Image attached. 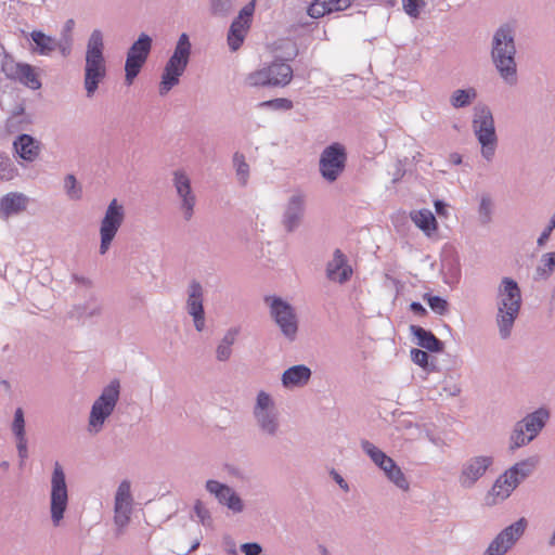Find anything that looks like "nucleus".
<instances>
[{
  "label": "nucleus",
  "mask_w": 555,
  "mask_h": 555,
  "mask_svg": "<svg viewBox=\"0 0 555 555\" xmlns=\"http://www.w3.org/2000/svg\"><path fill=\"white\" fill-rule=\"evenodd\" d=\"M516 55V27L503 23L492 35L490 56L500 78L509 87L518 83Z\"/></svg>",
  "instance_id": "1"
},
{
  "label": "nucleus",
  "mask_w": 555,
  "mask_h": 555,
  "mask_svg": "<svg viewBox=\"0 0 555 555\" xmlns=\"http://www.w3.org/2000/svg\"><path fill=\"white\" fill-rule=\"evenodd\" d=\"M498 312L495 322L501 339L511 337L514 323L521 308V292L518 283L508 276L501 280L498 292Z\"/></svg>",
  "instance_id": "2"
},
{
  "label": "nucleus",
  "mask_w": 555,
  "mask_h": 555,
  "mask_svg": "<svg viewBox=\"0 0 555 555\" xmlns=\"http://www.w3.org/2000/svg\"><path fill=\"white\" fill-rule=\"evenodd\" d=\"M106 77V62L104 57V38L100 29H93L87 42L85 64V89L87 96L91 98L99 85Z\"/></svg>",
  "instance_id": "3"
},
{
  "label": "nucleus",
  "mask_w": 555,
  "mask_h": 555,
  "mask_svg": "<svg viewBox=\"0 0 555 555\" xmlns=\"http://www.w3.org/2000/svg\"><path fill=\"white\" fill-rule=\"evenodd\" d=\"M192 52V44L186 33H182L176 43L173 53L167 61L159 83V94H167L180 81L185 72Z\"/></svg>",
  "instance_id": "4"
},
{
  "label": "nucleus",
  "mask_w": 555,
  "mask_h": 555,
  "mask_svg": "<svg viewBox=\"0 0 555 555\" xmlns=\"http://www.w3.org/2000/svg\"><path fill=\"white\" fill-rule=\"evenodd\" d=\"M473 130L481 146V156L491 162L498 147L494 118L491 109L485 104H478L474 108Z\"/></svg>",
  "instance_id": "5"
},
{
  "label": "nucleus",
  "mask_w": 555,
  "mask_h": 555,
  "mask_svg": "<svg viewBox=\"0 0 555 555\" xmlns=\"http://www.w3.org/2000/svg\"><path fill=\"white\" fill-rule=\"evenodd\" d=\"M550 416L548 409L541 406L516 422L509 437V449H519L534 440L545 427Z\"/></svg>",
  "instance_id": "6"
},
{
  "label": "nucleus",
  "mask_w": 555,
  "mask_h": 555,
  "mask_svg": "<svg viewBox=\"0 0 555 555\" xmlns=\"http://www.w3.org/2000/svg\"><path fill=\"white\" fill-rule=\"evenodd\" d=\"M120 383L113 379L106 385L101 395L95 399L91 406L88 431L90 434H99L104 426L105 421L112 415L119 400Z\"/></svg>",
  "instance_id": "7"
},
{
  "label": "nucleus",
  "mask_w": 555,
  "mask_h": 555,
  "mask_svg": "<svg viewBox=\"0 0 555 555\" xmlns=\"http://www.w3.org/2000/svg\"><path fill=\"white\" fill-rule=\"evenodd\" d=\"M264 301L269 306L270 315L282 335L287 340L294 341L298 333V318L294 307L278 296H267Z\"/></svg>",
  "instance_id": "8"
},
{
  "label": "nucleus",
  "mask_w": 555,
  "mask_h": 555,
  "mask_svg": "<svg viewBox=\"0 0 555 555\" xmlns=\"http://www.w3.org/2000/svg\"><path fill=\"white\" fill-rule=\"evenodd\" d=\"M254 417L259 430L268 437H276L280 433L279 411L272 397L261 390L256 398L253 410Z\"/></svg>",
  "instance_id": "9"
},
{
  "label": "nucleus",
  "mask_w": 555,
  "mask_h": 555,
  "mask_svg": "<svg viewBox=\"0 0 555 555\" xmlns=\"http://www.w3.org/2000/svg\"><path fill=\"white\" fill-rule=\"evenodd\" d=\"M152 44V37L142 33L128 49L125 62V81L127 86H131L140 74L151 53Z\"/></svg>",
  "instance_id": "10"
},
{
  "label": "nucleus",
  "mask_w": 555,
  "mask_h": 555,
  "mask_svg": "<svg viewBox=\"0 0 555 555\" xmlns=\"http://www.w3.org/2000/svg\"><path fill=\"white\" fill-rule=\"evenodd\" d=\"M68 504V491L65 473L59 462H55L51 478V519L54 526H59L64 517Z\"/></svg>",
  "instance_id": "11"
},
{
  "label": "nucleus",
  "mask_w": 555,
  "mask_h": 555,
  "mask_svg": "<svg viewBox=\"0 0 555 555\" xmlns=\"http://www.w3.org/2000/svg\"><path fill=\"white\" fill-rule=\"evenodd\" d=\"M347 163L346 149L340 143H332L326 146L319 160L320 173L322 178L332 183L335 182L344 172Z\"/></svg>",
  "instance_id": "12"
},
{
  "label": "nucleus",
  "mask_w": 555,
  "mask_h": 555,
  "mask_svg": "<svg viewBox=\"0 0 555 555\" xmlns=\"http://www.w3.org/2000/svg\"><path fill=\"white\" fill-rule=\"evenodd\" d=\"M125 220V208L124 206L116 199H112L108 204L104 217L101 220L100 224V254L104 255L111 247L112 242L114 241L119 228L121 227Z\"/></svg>",
  "instance_id": "13"
},
{
  "label": "nucleus",
  "mask_w": 555,
  "mask_h": 555,
  "mask_svg": "<svg viewBox=\"0 0 555 555\" xmlns=\"http://www.w3.org/2000/svg\"><path fill=\"white\" fill-rule=\"evenodd\" d=\"M526 527L525 518L511 524L495 535L482 555H505L521 538Z\"/></svg>",
  "instance_id": "14"
},
{
  "label": "nucleus",
  "mask_w": 555,
  "mask_h": 555,
  "mask_svg": "<svg viewBox=\"0 0 555 555\" xmlns=\"http://www.w3.org/2000/svg\"><path fill=\"white\" fill-rule=\"evenodd\" d=\"M256 0L249 1L242 8L238 15L230 25L227 41L231 51H237L243 44L245 37L251 26V18L255 13Z\"/></svg>",
  "instance_id": "15"
},
{
  "label": "nucleus",
  "mask_w": 555,
  "mask_h": 555,
  "mask_svg": "<svg viewBox=\"0 0 555 555\" xmlns=\"http://www.w3.org/2000/svg\"><path fill=\"white\" fill-rule=\"evenodd\" d=\"M494 457L491 455H476L466 460L461 468L459 482L465 489L473 488L482 478L487 470L493 465Z\"/></svg>",
  "instance_id": "16"
},
{
  "label": "nucleus",
  "mask_w": 555,
  "mask_h": 555,
  "mask_svg": "<svg viewBox=\"0 0 555 555\" xmlns=\"http://www.w3.org/2000/svg\"><path fill=\"white\" fill-rule=\"evenodd\" d=\"M177 195L181 201L183 218L189 221L193 217L196 196L192 191L191 179L183 170H176L172 179Z\"/></svg>",
  "instance_id": "17"
},
{
  "label": "nucleus",
  "mask_w": 555,
  "mask_h": 555,
  "mask_svg": "<svg viewBox=\"0 0 555 555\" xmlns=\"http://www.w3.org/2000/svg\"><path fill=\"white\" fill-rule=\"evenodd\" d=\"M353 269L348 262L347 256L336 248L333 258L326 262L325 276L330 282L344 285L352 278Z\"/></svg>",
  "instance_id": "18"
},
{
  "label": "nucleus",
  "mask_w": 555,
  "mask_h": 555,
  "mask_svg": "<svg viewBox=\"0 0 555 555\" xmlns=\"http://www.w3.org/2000/svg\"><path fill=\"white\" fill-rule=\"evenodd\" d=\"M204 289L199 282L193 280L188 287L186 311L193 318L196 331L205 327Z\"/></svg>",
  "instance_id": "19"
},
{
  "label": "nucleus",
  "mask_w": 555,
  "mask_h": 555,
  "mask_svg": "<svg viewBox=\"0 0 555 555\" xmlns=\"http://www.w3.org/2000/svg\"><path fill=\"white\" fill-rule=\"evenodd\" d=\"M206 490L214 494L217 501L227 506L233 513H241L244 509V503L240 495L228 485L222 483L218 480H207Z\"/></svg>",
  "instance_id": "20"
},
{
  "label": "nucleus",
  "mask_w": 555,
  "mask_h": 555,
  "mask_svg": "<svg viewBox=\"0 0 555 555\" xmlns=\"http://www.w3.org/2000/svg\"><path fill=\"white\" fill-rule=\"evenodd\" d=\"M9 67H12V73H8V81H18L31 90L41 88V81L31 65L27 63H16L14 57L10 54Z\"/></svg>",
  "instance_id": "21"
},
{
  "label": "nucleus",
  "mask_w": 555,
  "mask_h": 555,
  "mask_svg": "<svg viewBox=\"0 0 555 555\" xmlns=\"http://www.w3.org/2000/svg\"><path fill=\"white\" fill-rule=\"evenodd\" d=\"M305 197L301 194H294L289 197L282 218V224L287 232L295 231L304 217Z\"/></svg>",
  "instance_id": "22"
},
{
  "label": "nucleus",
  "mask_w": 555,
  "mask_h": 555,
  "mask_svg": "<svg viewBox=\"0 0 555 555\" xmlns=\"http://www.w3.org/2000/svg\"><path fill=\"white\" fill-rule=\"evenodd\" d=\"M29 198L18 192H10L0 198V218L8 219L10 216L18 215L28 205Z\"/></svg>",
  "instance_id": "23"
},
{
  "label": "nucleus",
  "mask_w": 555,
  "mask_h": 555,
  "mask_svg": "<svg viewBox=\"0 0 555 555\" xmlns=\"http://www.w3.org/2000/svg\"><path fill=\"white\" fill-rule=\"evenodd\" d=\"M13 147L18 155L25 162H34L40 153V142L30 134H20L13 142Z\"/></svg>",
  "instance_id": "24"
},
{
  "label": "nucleus",
  "mask_w": 555,
  "mask_h": 555,
  "mask_svg": "<svg viewBox=\"0 0 555 555\" xmlns=\"http://www.w3.org/2000/svg\"><path fill=\"white\" fill-rule=\"evenodd\" d=\"M312 375V371L305 364H296L282 374V385L285 388L304 387L306 386Z\"/></svg>",
  "instance_id": "25"
},
{
  "label": "nucleus",
  "mask_w": 555,
  "mask_h": 555,
  "mask_svg": "<svg viewBox=\"0 0 555 555\" xmlns=\"http://www.w3.org/2000/svg\"><path fill=\"white\" fill-rule=\"evenodd\" d=\"M537 463V457H528L524 461H520L505 470L503 473L504 477H507V479L513 483V487L516 489L527 477L533 473Z\"/></svg>",
  "instance_id": "26"
},
{
  "label": "nucleus",
  "mask_w": 555,
  "mask_h": 555,
  "mask_svg": "<svg viewBox=\"0 0 555 555\" xmlns=\"http://www.w3.org/2000/svg\"><path fill=\"white\" fill-rule=\"evenodd\" d=\"M411 334L416 338L417 345L430 352H442L444 344L433 332L420 325L410 326Z\"/></svg>",
  "instance_id": "27"
},
{
  "label": "nucleus",
  "mask_w": 555,
  "mask_h": 555,
  "mask_svg": "<svg viewBox=\"0 0 555 555\" xmlns=\"http://www.w3.org/2000/svg\"><path fill=\"white\" fill-rule=\"evenodd\" d=\"M271 87H285L293 78V68L282 60L273 61L268 65Z\"/></svg>",
  "instance_id": "28"
},
{
  "label": "nucleus",
  "mask_w": 555,
  "mask_h": 555,
  "mask_svg": "<svg viewBox=\"0 0 555 555\" xmlns=\"http://www.w3.org/2000/svg\"><path fill=\"white\" fill-rule=\"evenodd\" d=\"M34 42L31 51L39 55L49 56L55 51V38L44 34L41 30H33L29 34Z\"/></svg>",
  "instance_id": "29"
},
{
  "label": "nucleus",
  "mask_w": 555,
  "mask_h": 555,
  "mask_svg": "<svg viewBox=\"0 0 555 555\" xmlns=\"http://www.w3.org/2000/svg\"><path fill=\"white\" fill-rule=\"evenodd\" d=\"M360 444H361L363 452L383 472L387 468V466H389L392 462H395L390 456H388L384 451L378 449L371 441L362 439Z\"/></svg>",
  "instance_id": "30"
},
{
  "label": "nucleus",
  "mask_w": 555,
  "mask_h": 555,
  "mask_svg": "<svg viewBox=\"0 0 555 555\" xmlns=\"http://www.w3.org/2000/svg\"><path fill=\"white\" fill-rule=\"evenodd\" d=\"M238 330L231 327L227 331L216 349V359L220 362L228 361L232 356V346L235 343Z\"/></svg>",
  "instance_id": "31"
},
{
  "label": "nucleus",
  "mask_w": 555,
  "mask_h": 555,
  "mask_svg": "<svg viewBox=\"0 0 555 555\" xmlns=\"http://www.w3.org/2000/svg\"><path fill=\"white\" fill-rule=\"evenodd\" d=\"M411 219L428 236L437 229L436 218L428 209L412 212Z\"/></svg>",
  "instance_id": "32"
},
{
  "label": "nucleus",
  "mask_w": 555,
  "mask_h": 555,
  "mask_svg": "<svg viewBox=\"0 0 555 555\" xmlns=\"http://www.w3.org/2000/svg\"><path fill=\"white\" fill-rule=\"evenodd\" d=\"M477 99V91L473 87L456 89L450 95V104L453 108L468 107Z\"/></svg>",
  "instance_id": "33"
},
{
  "label": "nucleus",
  "mask_w": 555,
  "mask_h": 555,
  "mask_svg": "<svg viewBox=\"0 0 555 555\" xmlns=\"http://www.w3.org/2000/svg\"><path fill=\"white\" fill-rule=\"evenodd\" d=\"M102 312V305L95 296H90L82 305L74 307L73 314L78 319L99 317Z\"/></svg>",
  "instance_id": "34"
},
{
  "label": "nucleus",
  "mask_w": 555,
  "mask_h": 555,
  "mask_svg": "<svg viewBox=\"0 0 555 555\" xmlns=\"http://www.w3.org/2000/svg\"><path fill=\"white\" fill-rule=\"evenodd\" d=\"M386 477L396 485L399 489L406 491L410 487V483L401 470V468L397 465L396 462H392L387 468L384 470Z\"/></svg>",
  "instance_id": "35"
},
{
  "label": "nucleus",
  "mask_w": 555,
  "mask_h": 555,
  "mask_svg": "<svg viewBox=\"0 0 555 555\" xmlns=\"http://www.w3.org/2000/svg\"><path fill=\"white\" fill-rule=\"evenodd\" d=\"M555 270V251L545 253L542 255L540 264L537 267L538 279H548Z\"/></svg>",
  "instance_id": "36"
},
{
  "label": "nucleus",
  "mask_w": 555,
  "mask_h": 555,
  "mask_svg": "<svg viewBox=\"0 0 555 555\" xmlns=\"http://www.w3.org/2000/svg\"><path fill=\"white\" fill-rule=\"evenodd\" d=\"M514 490L515 487H513V483L502 474L493 483L490 493L503 501L507 499Z\"/></svg>",
  "instance_id": "37"
},
{
  "label": "nucleus",
  "mask_w": 555,
  "mask_h": 555,
  "mask_svg": "<svg viewBox=\"0 0 555 555\" xmlns=\"http://www.w3.org/2000/svg\"><path fill=\"white\" fill-rule=\"evenodd\" d=\"M132 504V495H131V486L128 480H122L116 491L115 494V505L118 508L120 507H130Z\"/></svg>",
  "instance_id": "38"
},
{
  "label": "nucleus",
  "mask_w": 555,
  "mask_h": 555,
  "mask_svg": "<svg viewBox=\"0 0 555 555\" xmlns=\"http://www.w3.org/2000/svg\"><path fill=\"white\" fill-rule=\"evenodd\" d=\"M233 165L240 184L245 186L249 178V165L246 163L245 156L240 152H235L233 155Z\"/></svg>",
  "instance_id": "39"
},
{
  "label": "nucleus",
  "mask_w": 555,
  "mask_h": 555,
  "mask_svg": "<svg viewBox=\"0 0 555 555\" xmlns=\"http://www.w3.org/2000/svg\"><path fill=\"white\" fill-rule=\"evenodd\" d=\"M9 64L10 53H8L4 46L0 43V93L4 92L9 87L8 73H12V67H9Z\"/></svg>",
  "instance_id": "40"
},
{
  "label": "nucleus",
  "mask_w": 555,
  "mask_h": 555,
  "mask_svg": "<svg viewBox=\"0 0 555 555\" xmlns=\"http://www.w3.org/2000/svg\"><path fill=\"white\" fill-rule=\"evenodd\" d=\"M269 76L270 75L267 66L248 74L246 77V83L250 87H271V80Z\"/></svg>",
  "instance_id": "41"
},
{
  "label": "nucleus",
  "mask_w": 555,
  "mask_h": 555,
  "mask_svg": "<svg viewBox=\"0 0 555 555\" xmlns=\"http://www.w3.org/2000/svg\"><path fill=\"white\" fill-rule=\"evenodd\" d=\"M64 189L67 197L72 201H79L82 197V188L78 184L74 175L69 173L64 179Z\"/></svg>",
  "instance_id": "42"
},
{
  "label": "nucleus",
  "mask_w": 555,
  "mask_h": 555,
  "mask_svg": "<svg viewBox=\"0 0 555 555\" xmlns=\"http://www.w3.org/2000/svg\"><path fill=\"white\" fill-rule=\"evenodd\" d=\"M114 522L117 526L116 535L119 537L122 534L124 528L128 525L130 520L131 508L130 507H120L114 506Z\"/></svg>",
  "instance_id": "43"
},
{
  "label": "nucleus",
  "mask_w": 555,
  "mask_h": 555,
  "mask_svg": "<svg viewBox=\"0 0 555 555\" xmlns=\"http://www.w3.org/2000/svg\"><path fill=\"white\" fill-rule=\"evenodd\" d=\"M423 299L428 304V306L435 313H437L439 315H443L447 313L448 301L444 298L437 296V295H430V294L426 293L423 296Z\"/></svg>",
  "instance_id": "44"
},
{
  "label": "nucleus",
  "mask_w": 555,
  "mask_h": 555,
  "mask_svg": "<svg viewBox=\"0 0 555 555\" xmlns=\"http://www.w3.org/2000/svg\"><path fill=\"white\" fill-rule=\"evenodd\" d=\"M426 5L425 0H402L403 11L411 18H418Z\"/></svg>",
  "instance_id": "45"
},
{
  "label": "nucleus",
  "mask_w": 555,
  "mask_h": 555,
  "mask_svg": "<svg viewBox=\"0 0 555 555\" xmlns=\"http://www.w3.org/2000/svg\"><path fill=\"white\" fill-rule=\"evenodd\" d=\"M233 10V0H210V12L214 16L225 17Z\"/></svg>",
  "instance_id": "46"
},
{
  "label": "nucleus",
  "mask_w": 555,
  "mask_h": 555,
  "mask_svg": "<svg viewBox=\"0 0 555 555\" xmlns=\"http://www.w3.org/2000/svg\"><path fill=\"white\" fill-rule=\"evenodd\" d=\"M261 108H268L273 111H289L294 104L291 100L285 98H276L268 101L260 102L258 104Z\"/></svg>",
  "instance_id": "47"
},
{
  "label": "nucleus",
  "mask_w": 555,
  "mask_h": 555,
  "mask_svg": "<svg viewBox=\"0 0 555 555\" xmlns=\"http://www.w3.org/2000/svg\"><path fill=\"white\" fill-rule=\"evenodd\" d=\"M429 358H430L429 354L425 350L417 349V348H414L411 350L412 361L425 370H434L435 369L434 361L430 362Z\"/></svg>",
  "instance_id": "48"
},
{
  "label": "nucleus",
  "mask_w": 555,
  "mask_h": 555,
  "mask_svg": "<svg viewBox=\"0 0 555 555\" xmlns=\"http://www.w3.org/2000/svg\"><path fill=\"white\" fill-rule=\"evenodd\" d=\"M478 214L480 222L487 224L491 221L492 217V201L488 195H483L480 199Z\"/></svg>",
  "instance_id": "49"
},
{
  "label": "nucleus",
  "mask_w": 555,
  "mask_h": 555,
  "mask_svg": "<svg viewBox=\"0 0 555 555\" xmlns=\"http://www.w3.org/2000/svg\"><path fill=\"white\" fill-rule=\"evenodd\" d=\"M11 429L14 437L26 436L24 411L22 408L15 410Z\"/></svg>",
  "instance_id": "50"
},
{
  "label": "nucleus",
  "mask_w": 555,
  "mask_h": 555,
  "mask_svg": "<svg viewBox=\"0 0 555 555\" xmlns=\"http://www.w3.org/2000/svg\"><path fill=\"white\" fill-rule=\"evenodd\" d=\"M307 14L312 18H320L326 14H330L326 0H314L308 8Z\"/></svg>",
  "instance_id": "51"
},
{
  "label": "nucleus",
  "mask_w": 555,
  "mask_h": 555,
  "mask_svg": "<svg viewBox=\"0 0 555 555\" xmlns=\"http://www.w3.org/2000/svg\"><path fill=\"white\" fill-rule=\"evenodd\" d=\"M194 513L198 517L203 526L210 527L212 519L210 512L205 507L202 501L197 500L194 504Z\"/></svg>",
  "instance_id": "52"
},
{
  "label": "nucleus",
  "mask_w": 555,
  "mask_h": 555,
  "mask_svg": "<svg viewBox=\"0 0 555 555\" xmlns=\"http://www.w3.org/2000/svg\"><path fill=\"white\" fill-rule=\"evenodd\" d=\"M14 175V166L11 159L0 154V180H10Z\"/></svg>",
  "instance_id": "53"
},
{
  "label": "nucleus",
  "mask_w": 555,
  "mask_h": 555,
  "mask_svg": "<svg viewBox=\"0 0 555 555\" xmlns=\"http://www.w3.org/2000/svg\"><path fill=\"white\" fill-rule=\"evenodd\" d=\"M73 39L70 35H61V39H55V50L57 49L63 56H68L72 52Z\"/></svg>",
  "instance_id": "54"
},
{
  "label": "nucleus",
  "mask_w": 555,
  "mask_h": 555,
  "mask_svg": "<svg viewBox=\"0 0 555 555\" xmlns=\"http://www.w3.org/2000/svg\"><path fill=\"white\" fill-rule=\"evenodd\" d=\"M555 229V212L551 217L548 224L545 227V229L542 231L540 236L537 240V244L539 247H543L546 242L548 241L553 230Z\"/></svg>",
  "instance_id": "55"
},
{
  "label": "nucleus",
  "mask_w": 555,
  "mask_h": 555,
  "mask_svg": "<svg viewBox=\"0 0 555 555\" xmlns=\"http://www.w3.org/2000/svg\"><path fill=\"white\" fill-rule=\"evenodd\" d=\"M16 440V449L17 454L21 460V465L24 463V461L28 457V450H27V438L26 436L22 437H15Z\"/></svg>",
  "instance_id": "56"
},
{
  "label": "nucleus",
  "mask_w": 555,
  "mask_h": 555,
  "mask_svg": "<svg viewBox=\"0 0 555 555\" xmlns=\"http://www.w3.org/2000/svg\"><path fill=\"white\" fill-rule=\"evenodd\" d=\"M350 4L351 0H326L330 13L346 10Z\"/></svg>",
  "instance_id": "57"
},
{
  "label": "nucleus",
  "mask_w": 555,
  "mask_h": 555,
  "mask_svg": "<svg viewBox=\"0 0 555 555\" xmlns=\"http://www.w3.org/2000/svg\"><path fill=\"white\" fill-rule=\"evenodd\" d=\"M241 551L245 555H260L262 546L257 542H247L241 545Z\"/></svg>",
  "instance_id": "58"
},
{
  "label": "nucleus",
  "mask_w": 555,
  "mask_h": 555,
  "mask_svg": "<svg viewBox=\"0 0 555 555\" xmlns=\"http://www.w3.org/2000/svg\"><path fill=\"white\" fill-rule=\"evenodd\" d=\"M425 437L436 447L444 446L443 439L439 435H436L429 429L425 430Z\"/></svg>",
  "instance_id": "59"
},
{
  "label": "nucleus",
  "mask_w": 555,
  "mask_h": 555,
  "mask_svg": "<svg viewBox=\"0 0 555 555\" xmlns=\"http://www.w3.org/2000/svg\"><path fill=\"white\" fill-rule=\"evenodd\" d=\"M410 310L417 317H425L427 314V310L418 301L411 302Z\"/></svg>",
  "instance_id": "60"
},
{
  "label": "nucleus",
  "mask_w": 555,
  "mask_h": 555,
  "mask_svg": "<svg viewBox=\"0 0 555 555\" xmlns=\"http://www.w3.org/2000/svg\"><path fill=\"white\" fill-rule=\"evenodd\" d=\"M434 207H435V211H436V214L438 216H446L447 215V207H448V205L443 201H441V199L435 201Z\"/></svg>",
  "instance_id": "61"
},
{
  "label": "nucleus",
  "mask_w": 555,
  "mask_h": 555,
  "mask_svg": "<svg viewBox=\"0 0 555 555\" xmlns=\"http://www.w3.org/2000/svg\"><path fill=\"white\" fill-rule=\"evenodd\" d=\"M73 280L78 283V284H81L86 287H91L92 286V282L90 279L86 278V276H81V275H77V274H73Z\"/></svg>",
  "instance_id": "62"
},
{
  "label": "nucleus",
  "mask_w": 555,
  "mask_h": 555,
  "mask_svg": "<svg viewBox=\"0 0 555 555\" xmlns=\"http://www.w3.org/2000/svg\"><path fill=\"white\" fill-rule=\"evenodd\" d=\"M333 475H334V480L339 485V487L347 491L349 488H348V483L346 482V480L335 470H333Z\"/></svg>",
  "instance_id": "63"
},
{
  "label": "nucleus",
  "mask_w": 555,
  "mask_h": 555,
  "mask_svg": "<svg viewBox=\"0 0 555 555\" xmlns=\"http://www.w3.org/2000/svg\"><path fill=\"white\" fill-rule=\"evenodd\" d=\"M75 26V22L74 20H67L64 24V27H63V30H62V36L63 35H70L73 28Z\"/></svg>",
  "instance_id": "64"
}]
</instances>
